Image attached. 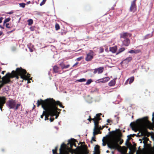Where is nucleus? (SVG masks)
Segmentation results:
<instances>
[{"mask_svg":"<svg viewBox=\"0 0 154 154\" xmlns=\"http://www.w3.org/2000/svg\"><path fill=\"white\" fill-rule=\"evenodd\" d=\"M37 106L40 104L44 109L46 111L47 114L50 116L54 115L56 111V107L53 105L54 102L53 99H47L43 100L41 99L37 102Z\"/></svg>","mask_w":154,"mask_h":154,"instance_id":"obj_1","label":"nucleus"},{"mask_svg":"<svg viewBox=\"0 0 154 154\" xmlns=\"http://www.w3.org/2000/svg\"><path fill=\"white\" fill-rule=\"evenodd\" d=\"M119 140L115 135H111L106 141L108 147L111 149H117L119 151L121 152V154H126L127 148L125 146H119L118 144Z\"/></svg>","mask_w":154,"mask_h":154,"instance_id":"obj_2","label":"nucleus"},{"mask_svg":"<svg viewBox=\"0 0 154 154\" xmlns=\"http://www.w3.org/2000/svg\"><path fill=\"white\" fill-rule=\"evenodd\" d=\"M26 72L25 70L21 68H17L16 69L15 71H12L11 74L13 75L14 74V77H15L17 79H19L18 75H20L21 79L23 80H27V83H29V80L31 79L29 78L30 76L28 74L27 75H26Z\"/></svg>","mask_w":154,"mask_h":154,"instance_id":"obj_3","label":"nucleus"},{"mask_svg":"<svg viewBox=\"0 0 154 154\" xmlns=\"http://www.w3.org/2000/svg\"><path fill=\"white\" fill-rule=\"evenodd\" d=\"M137 125L142 133H146V128H149L150 123L146 118H143L140 120Z\"/></svg>","mask_w":154,"mask_h":154,"instance_id":"obj_4","label":"nucleus"},{"mask_svg":"<svg viewBox=\"0 0 154 154\" xmlns=\"http://www.w3.org/2000/svg\"><path fill=\"white\" fill-rule=\"evenodd\" d=\"M59 150V154H72L74 152V151L72 149L67 147L66 145L64 143L61 145Z\"/></svg>","mask_w":154,"mask_h":154,"instance_id":"obj_5","label":"nucleus"},{"mask_svg":"<svg viewBox=\"0 0 154 154\" xmlns=\"http://www.w3.org/2000/svg\"><path fill=\"white\" fill-rule=\"evenodd\" d=\"M101 114H97L96 115V116L94 117V118L92 119V120H93L94 123V127L93 130V136L92 138V140L94 141L95 140H94L95 137V135L98 134V132H95V130L96 129H98V121L100 119L99 116Z\"/></svg>","mask_w":154,"mask_h":154,"instance_id":"obj_6","label":"nucleus"},{"mask_svg":"<svg viewBox=\"0 0 154 154\" xmlns=\"http://www.w3.org/2000/svg\"><path fill=\"white\" fill-rule=\"evenodd\" d=\"M14 74L13 75L10 73L6 74L2 78V83L0 84V88L4 84H6L10 81V78H13L14 76Z\"/></svg>","mask_w":154,"mask_h":154,"instance_id":"obj_7","label":"nucleus"},{"mask_svg":"<svg viewBox=\"0 0 154 154\" xmlns=\"http://www.w3.org/2000/svg\"><path fill=\"white\" fill-rule=\"evenodd\" d=\"M143 154H154V148L151 147L148 145L146 152Z\"/></svg>","mask_w":154,"mask_h":154,"instance_id":"obj_8","label":"nucleus"},{"mask_svg":"<svg viewBox=\"0 0 154 154\" xmlns=\"http://www.w3.org/2000/svg\"><path fill=\"white\" fill-rule=\"evenodd\" d=\"M93 57V52L92 51L88 54L85 59L86 61H88L91 60Z\"/></svg>","mask_w":154,"mask_h":154,"instance_id":"obj_9","label":"nucleus"},{"mask_svg":"<svg viewBox=\"0 0 154 154\" xmlns=\"http://www.w3.org/2000/svg\"><path fill=\"white\" fill-rule=\"evenodd\" d=\"M5 98L4 97H0V109L2 110V107L5 103Z\"/></svg>","mask_w":154,"mask_h":154,"instance_id":"obj_10","label":"nucleus"},{"mask_svg":"<svg viewBox=\"0 0 154 154\" xmlns=\"http://www.w3.org/2000/svg\"><path fill=\"white\" fill-rule=\"evenodd\" d=\"M109 77H106L99 79L98 80V82L105 83L109 81Z\"/></svg>","mask_w":154,"mask_h":154,"instance_id":"obj_11","label":"nucleus"},{"mask_svg":"<svg viewBox=\"0 0 154 154\" xmlns=\"http://www.w3.org/2000/svg\"><path fill=\"white\" fill-rule=\"evenodd\" d=\"M99 146L97 145H96L94 147V150L93 154H99Z\"/></svg>","mask_w":154,"mask_h":154,"instance_id":"obj_12","label":"nucleus"},{"mask_svg":"<svg viewBox=\"0 0 154 154\" xmlns=\"http://www.w3.org/2000/svg\"><path fill=\"white\" fill-rule=\"evenodd\" d=\"M9 106L10 108L14 109L16 105V103L15 101L10 100L9 102Z\"/></svg>","mask_w":154,"mask_h":154,"instance_id":"obj_13","label":"nucleus"},{"mask_svg":"<svg viewBox=\"0 0 154 154\" xmlns=\"http://www.w3.org/2000/svg\"><path fill=\"white\" fill-rule=\"evenodd\" d=\"M135 0L133 1L131 3V6L130 7V11H132L135 8L136 5L135 2Z\"/></svg>","mask_w":154,"mask_h":154,"instance_id":"obj_14","label":"nucleus"},{"mask_svg":"<svg viewBox=\"0 0 154 154\" xmlns=\"http://www.w3.org/2000/svg\"><path fill=\"white\" fill-rule=\"evenodd\" d=\"M82 152L83 154H87L88 152L86 147L85 146H83L82 148Z\"/></svg>","mask_w":154,"mask_h":154,"instance_id":"obj_15","label":"nucleus"},{"mask_svg":"<svg viewBox=\"0 0 154 154\" xmlns=\"http://www.w3.org/2000/svg\"><path fill=\"white\" fill-rule=\"evenodd\" d=\"M117 50V47L116 46L110 47L109 48V51L112 53H115Z\"/></svg>","mask_w":154,"mask_h":154,"instance_id":"obj_16","label":"nucleus"},{"mask_svg":"<svg viewBox=\"0 0 154 154\" xmlns=\"http://www.w3.org/2000/svg\"><path fill=\"white\" fill-rule=\"evenodd\" d=\"M130 43V40L128 39H125L124 42V45L125 46H128Z\"/></svg>","mask_w":154,"mask_h":154,"instance_id":"obj_17","label":"nucleus"},{"mask_svg":"<svg viewBox=\"0 0 154 154\" xmlns=\"http://www.w3.org/2000/svg\"><path fill=\"white\" fill-rule=\"evenodd\" d=\"M134 77L132 76V77H131L130 78H129V79H128L126 81V82H129V84H130L131 83H132L134 80Z\"/></svg>","mask_w":154,"mask_h":154,"instance_id":"obj_18","label":"nucleus"},{"mask_svg":"<svg viewBox=\"0 0 154 154\" xmlns=\"http://www.w3.org/2000/svg\"><path fill=\"white\" fill-rule=\"evenodd\" d=\"M53 101H54V104H53V105L54 106L56 107H56V106H55V105L56 104H57V105H58L60 106L61 107H62V108H63V106H62L61 105V104L60 102L58 101H57L56 102H55L54 100H53Z\"/></svg>","mask_w":154,"mask_h":154,"instance_id":"obj_19","label":"nucleus"},{"mask_svg":"<svg viewBox=\"0 0 154 154\" xmlns=\"http://www.w3.org/2000/svg\"><path fill=\"white\" fill-rule=\"evenodd\" d=\"M115 84V81L114 80L111 81L109 83L110 86H112L114 85Z\"/></svg>","mask_w":154,"mask_h":154,"instance_id":"obj_20","label":"nucleus"},{"mask_svg":"<svg viewBox=\"0 0 154 154\" xmlns=\"http://www.w3.org/2000/svg\"><path fill=\"white\" fill-rule=\"evenodd\" d=\"M58 67L56 66H54L53 67L54 72L55 73H57L58 72Z\"/></svg>","mask_w":154,"mask_h":154,"instance_id":"obj_21","label":"nucleus"},{"mask_svg":"<svg viewBox=\"0 0 154 154\" xmlns=\"http://www.w3.org/2000/svg\"><path fill=\"white\" fill-rule=\"evenodd\" d=\"M27 21L28 23V24L29 25H32L33 23V20L32 19H29Z\"/></svg>","mask_w":154,"mask_h":154,"instance_id":"obj_22","label":"nucleus"},{"mask_svg":"<svg viewBox=\"0 0 154 154\" xmlns=\"http://www.w3.org/2000/svg\"><path fill=\"white\" fill-rule=\"evenodd\" d=\"M97 71L98 73H101L103 71V68H100L97 69Z\"/></svg>","mask_w":154,"mask_h":154,"instance_id":"obj_23","label":"nucleus"},{"mask_svg":"<svg viewBox=\"0 0 154 154\" xmlns=\"http://www.w3.org/2000/svg\"><path fill=\"white\" fill-rule=\"evenodd\" d=\"M132 57H129L126 58L125 59V60L126 62H128L132 60Z\"/></svg>","mask_w":154,"mask_h":154,"instance_id":"obj_24","label":"nucleus"},{"mask_svg":"<svg viewBox=\"0 0 154 154\" xmlns=\"http://www.w3.org/2000/svg\"><path fill=\"white\" fill-rule=\"evenodd\" d=\"M11 20L10 18L9 17L7 19H6L3 22V24L4 25L6 23L8 22Z\"/></svg>","mask_w":154,"mask_h":154,"instance_id":"obj_25","label":"nucleus"},{"mask_svg":"<svg viewBox=\"0 0 154 154\" xmlns=\"http://www.w3.org/2000/svg\"><path fill=\"white\" fill-rule=\"evenodd\" d=\"M126 145L128 147H129L130 149V152L131 151V149L130 148L131 147V145L130 143H127V142H126L125 143Z\"/></svg>","mask_w":154,"mask_h":154,"instance_id":"obj_26","label":"nucleus"},{"mask_svg":"<svg viewBox=\"0 0 154 154\" xmlns=\"http://www.w3.org/2000/svg\"><path fill=\"white\" fill-rule=\"evenodd\" d=\"M86 79L85 78H82L81 79H80L77 80V81L80 82H84L86 81Z\"/></svg>","mask_w":154,"mask_h":154,"instance_id":"obj_27","label":"nucleus"},{"mask_svg":"<svg viewBox=\"0 0 154 154\" xmlns=\"http://www.w3.org/2000/svg\"><path fill=\"white\" fill-rule=\"evenodd\" d=\"M127 35L126 33H123L121 35V37L122 38H125L127 36Z\"/></svg>","mask_w":154,"mask_h":154,"instance_id":"obj_28","label":"nucleus"},{"mask_svg":"<svg viewBox=\"0 0 154 154\" xmlns=\"http://www.w3.org/2000/svg\"><path fill=\"white\" fill-rule=\"evenodd\" d=\"M128 52L131 54H136L138 52H137V51H135L134 50H132L129 51Z\"/></svg>","mask_w":154,"mask_h":154,"instance_id":"obj_29","label":"nucleus"},{"mask_svg":"<svg viewBox=\"0 0 154 154\" xmlns=\"http://www.w3.org/2000/svg\"><path fill=\"white\" fill-rule=\"evenodd\" d=\"M19 5L20 7H21L23 8H24L25 7V4L24 3H21L19 4Z\"/></svg>","mask_w":154,"mask_h":154,"instance_id":"obj_30","label":"nucleus"},{"mask_svg":"<svg viewBox=\"0 0 154 154\" xmlns=\"http://www.w3.org/2000/svg\"><path fill=\"white\" fill-rule=\"evenodd\" d=\"M125 49L124 48H120L119 50V53H121L125 50Z\"/></svg>","mask_w":154,"mask_h":154,"instance_id":"obj_31","label":"nucleus"},{"mask_svg":"<svg viewBox=\"0 0 154 154\" xmlns=\"http://www.w3.org/2000/svg\"><path fill=\"white\" fill-rule=\"evenodd\" d=\"M91 82H92L91 79H88L87 81V82H86L85 84L88 85L89 84H90Z\"/></svg>","mask_w":154,"mask_h":154,"instance_id":"obj_32","label":"nucleus"},{"mask_svg":"<svg viewBox=\"0 0 154 154\" xmlns=\"http://www.w3.org/2000/svg\"><path fill=\"white\" fill-rule=\"evenodd\" d=\"M46 111V113H45L46 114H45V120L46 121L47 119H48V116H50V115H48V114H47V113L46 111Z\"/></svg>","mask_w":154,"mask_h":154,"instance_id":"obj_33","label":"nucleus"},{"mask_svg":"<svg viewBox=\"0 0 154 154\" xmlns=\"http://www.w3.org/2000/svg\"><path fill=\"white\" fill-rule=\"evenodd\" d=\"M55 28L56 30H57L60 29V26L58 24H56L55 25Z\"/></svg>","mask_w":154,"mask_h":154,"instance_id":"obj_34","label":"nucleus"},{"mask_svg":"<svg viewBox=\"0 0 154 154\" xmlns=\"http://www.w3.org/2000/svg\"><path fill=\"white\" fill-rule=\"evenodd\" d=\"M143 140H144L143 141V143L145 145V141H147L148 140V139L146 137H145L143 138Z\"/></svg>","mask_w":154,"mask_h":154,"instance_id":"obj_35","label":"nucleus"},{"mask_svg":"<svg viewBox=\"0 0 154 154\" xmlns=\"http://www.w3.org/2000/svg\"><path fill=\"white\" fill-rule=\"evenodd\" d=\"M46 0H43L42 2L40 3V5L41 6L45 4Z\"/></svg>","mask_w":154,"mask_h":154,"instance_id":"obj_36","label":"nucleus"},{"mask_svg":"<svg viewBox=\"0 0 154 154\" xmlns=\"http://www.w3.org/2000/svg\"><path fill=\"white\" fill-rule=\"evenodd\" d=\"M57 108L56 107V112L55 113V114L54 115H51V116H54V115H55L56 116V117H55V118L56 119H57V117L58 116V114H56L57 113Z\"/></svg>","mask_w":154,"mask_h":154,"instance_id":"obj_37","label":"nucleus"},{"mask_svg":"<svg viewBox=\"0 0 154 154\" xmlns=\"http://www.w3.org/2000/svg\"><path fill=\"white\" fill-rule=\"evenodd\" d=\"M69 66V65H68L66 66H63L62 67V69H63L64 68H68Z\"/></svg>","mask_w":154,"mask_h":154,"instance_id":"obj_38","label":"nucleus"},{"mask_svg":"<svg viewBox=\"0 0 154 154\" xmlns=\"http://www.w3.org/2000/svg\"><path fill=\"white\" fill-rule=\"evenodd\" d=\"M57 147H55V150H54V149H52V152H53V153L54 154H55V153H56V150L57 149Z\"/></svg>","mask_w":154,"mask_h":154,"instance_id":"obj_39","label":"nucleus"},{"mask_svg":"<svg viewBox=\"0 0 154 154\" xmlns=\"http://www.w3.org/2000/svg\"><path fill=\"white\" fill-rule=\"evenodd\" d=\"M46 113V111H43V112L42 115L40 117L42 119L43 118V115H45Z\"/></svg>","mask_w":154,"mask_h":154,"instance_id":"obj_40","label":"nucleus"},{"mask_svg":"<svg viewBox=\"0 0 154 154\" xmlns=\"http://www.w3.org/2000/svg\"><path fill=\"white\" fill-rule=\"evenodd\" d=\"M83 58V57H79L78 58H77L76 59V60H77V61H79L81 59H82Z\"/></svg>","mask_w":154,"mask_h":154,"instance_id":"obj_41","label":"nucleus"},{"mask_svg":"<svg viewBox=\"0 0 154 154\" xmlns=\"http://www.w3.org/2000/svg\"><path fill=\"white\" fill-rule=\"evenodd\" d=\"M6 27L8 28H10V27L9 26V23H6Z\"/></svg>","mask_w":154,"mask_h":154,"instance_id":"obj_42","label":"nucleus"},{"mask_svg":"<svg viewBox=\"0 0 154 154\" xmlns=\"http://www.w3.org/2000/svg\"><path fill=\"white\" fill-rule=\"evenodd\" d=\"M20 104H17L16 106V107L15 108V109L17 110L18 109V108L19 106H20Z\"/></svg>","mask_w":154,"mask_h":154,"instance_id":"obj_43","label":"nucleus"},{"mask_svg":"<svg viewBox=\"0 0 154 154\" xmlns=\"http://www.w3.org/2000/svg\"><path fill=\"white\" fill-rule=\"evenodd\" d=\"M60 65L61 66V68H62V67L63 66H65V65L64 64V63H60Z\"/></svg>","mask_w":154,"mask_h":154,"instance_id":"obj_44","label":"nucleus"},{"mask_svg":"<svg viewBox=\"0 0 154 154\" xmlns=\"http://www.w3.org/2000/svg\"><path fill=\"white\" fill-rule=\"evenodd\" d=\"M3 19V18L2 17H1L0 18V23H1L2 22Z\"/></svg>","mask_w":154,"mask_h":154,"instance_id":"obj_45","label":"nucleus"},{"mask_svg":"<svg viewBox=\"0 0 154 154\" xmlns=\"http://www.w3.org/2000/svg\"><path fill=\"white\" fill-rule=\"evenodd\" d=\"M102 141L103 142V143H102V145L103 146H105L106 145V143H104V141H103V139L102 140Z\"/></svg>","mask_w":154,"mask_h":154,"instance_id":"obj_46","label":"nucleus"},{"mask_svg":"<svg viewBox=\"0 0 154 154\" xmlns=\"http://www.w3.org/2000/svg\"><path fill=\"white\" fill-rule=\"evenodd\" d=\"M78 62H76V63H75L72 66L73 67H74V66H75V65H76L77 64H78Z\"/></svg>","mask_w":154,"mask_h":154,"instance_id":"obj_47","label":"nucleus"},{"mask_svg":"<svg viewBox=\"0 0 154 154\" xmlns=\"http://www.w3.org/2000/svg\"><path fill=\"white\" fill-rule=\"evenodd\" d=\"M154 117V113L153 112L152 113V120H153V118Z\"/></svg>","mask_w":154,"mask_h":154,"instance_id":"obj_48","label":"nucleus"},{"mask_svg":"<svg viewBox=\"0 0 154 154\" xmlns=\"http://www.w3.org/2000/svg\"><path fill=\"white\" fill-rule=\"evenodd\" d=\"M13 13V12H12V11H11V12H8V14H12Z\"/></svg>","mask_w":154,"mask_h":154,"instance_id":"obj_49","label":"nucleus"},{"mask_svg":"<svg viewBox=\"0 0 154 154\" xmlns=\"http://www.w3.org/2000/svg\"><path fill=\"white\" fill-rule=\"evenodd\" d=\"M53 120H54V119H52L51 118L50 119V120L51 122H52L53 121Z\"/></svg>","mask_w":154,"mask_h":154,"instance_id":"obj_50","label":"nucleus"},{"mask_svg":"<svg viewBox=\"0 0 154 154\" xmlns=\"http://www.w3.org/2000/svg\"><path fill=\"white\" fill-rule=\"evenodd\" d=\"M97 72V69H95L94 70V73H96Z\"/></svg>","mask_w":154,"mask_h":154,"instance_id":"obj_51","label":"nucleus"},{"mask_svg":"<svg viewBox=\"0 0 154 154\" xmlns=\"http://www.w3.org/2000/svg\"><path fill=\"white\" fill-rule=\"evenodd\" d=\"M30 1H29L26 2V4H29L30 3Z\"/></svg>","mask_w":154,"mask_h":154,"instance_id":"obj_52","label":"nucleus"},{"mask_svg":"<svg viewBox=\"0 0 154 154\" xmlns=\"http://www.w3.org/2000/svg\"><path fill=\"white\" fill-rule=\"evenodd\" d=\"M123 143V140H122L121 141H120V144H121Z\"/></svg>","mask_w":154,"mask_h":154,"instance_id":"obj_53","label":"nucleus"},{"mask_svg":"<svg viewBox=\"0 0 154 154\" xmlns=\"http://www.w3.org/2000/svg\"><path fill=\"white\" fill-rule=\"evenodd\" d=\"M139 141L140 142V143H142V141H141V139H139Z\"/></svg>","mask_w":154,"mask_h":154,"instance_id":"obj_54","label":"nucleus"},{"mask_svg":"<svg viewBox=\"0 0 154 154\" xmlns=\"http://www.w3.org/2000/svg\"><path fill=\"white\" fill-rule=\"evenodd\" d=\"M2 34V31L0 32V36Z\"/></svg>","mask_w":154,"mask_h":154,"instance_id":"obj_55","label":"nucleus"},{"mask_svg":"<svg viewBox=\"0 0 154 154\" xmlns=\"http://www.w3.org/2000/svg\"><path fill=\"white\" fill-rule=\"evenodd\" d=\"M5 72V71H3L2 72V73L3 74H4Z\"/></svg>","mask_w":154,"mask_h":154,"instance_id":"obj_56","label":"nucleus"},{"mask_svg":"<svg viewBox=\"0 0 154 154\" xmlns=\"http://www.w3.org/2000/svg\"><path fill=\"white\" fill-rule=\"evenodd\" d=\"M29 50H30V51L31 52H32V50L31 49H29Z\"/></svg>","mask_w":154,"mask_h":154,"instance_id":"obj_57","label":"nucleus"},{"mask_svg":"<svg viewBox=\"0 0 154 154\" xmlns=\"http://www.w3.org/2000/svg\"><path fill=\"white\" fill-rule=\"evenodd\" d=\"M103 51V49H101V52H102Z\"/></svg>","mask_w":154,"mask_h":154,"instance_id":"obj_58","label":"nucleus"},{"mask_svg":"<svg viewBox=\"0 0 154 154\" xmlns=\"http://www.w3.org/2000/svg\"><path fill=\"white\" fill-rule=\"evenodd\" d=\"M109 119H108L107 120V122H108V123H109Z\"/></svg>","mask_w":154,"mask_h":154,"instance_id":"obj_59","label":"nucleus"},{"mask_svg":"<svg viewBox=\"0 0 154 154\" xmlns=\"http://www.w3.org/2000/svg\"><path fill=\"white\" fill-rule=\"evenodd\" d=\"M88 120L89 121H90V118L88 119Z\"/></svg>","mask_w":154,"mask_h":154,"instance_id":"obj_60","label":"nucleus"},{"mask_svg":"<svg viewBox=\"0 0 154 154\" xmlns=\"http://www.w3.org/2000/svg\"><path fill=\"white\" fill-rule=\"evenodd\" d=\"M111 153H112V154H114V152L113 151H112Z\"/></svg>","mask_w":154,"mask_h":154,"instance_id":"obj_61","label":"nucleus"},{"mask_svg":"<svg viewBox=\"0 0 154 154\" xmlns=\"http://www.w3.org/2000/svg\"><path fill=\"white\" fill-rule=\"evenodd\" d=\"M109 152V151L107 150V151H106V152H107V153H108V152Z\"/></svg>","mask_w":154,"mask_h":154,"instance_id":"obj_62","label":"nucleus"},{"mask_svg":"<svg viewBox=\"0 0 154 154\" xmlns=\"http://www.w3.org/2000/svg\"><path fill=\"white\" fill-rule=\"evenodd\" d=\"M69 143H70V140H69Z\"/></svg>","mask_w":154,"mask_h":154,"instance_id":"obj_63","label":"nucleus"},{"mask_svg":"<svg viewBox=\"0 0 154 154\" xmlns=\"http://www.w3.org/2000/svg\"><path fill=\"white\" fill-rule=\"evenodd\" d=\"M0 27H1V28H2V26H0Z\"/></svg>","mask_w":154,"mask_h":154,"instance_id":"obj_64","label":"nucleus"}]
</instances>
